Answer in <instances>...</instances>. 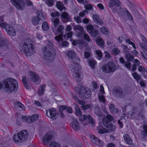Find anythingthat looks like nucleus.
<instances>
[{
	"mask_svg": "<svg viewBox=\"0 0 147 147\" xmlns=\"http://www.w3.org/2000/svg\"><path fill=\"white\" fill-rule=\"evenodd\" d=\"M18 86L17 81L11 78H8L4 79L3 83L0 82V90L3 89L10 93L17 90Z\"/></svg>",
	"mask_w": 147,
	"mask_h": 147,
	"instance_id": "nucleus-1",
	"label": "nucleus"
},
{
	"mask_svg": "<svg viewBox=\"0 0 147 147\" xmlns=\"http://www.w3.org/2000/svg\"><path fill=\"white\" fill-rule=\"evenodd\" d=\"M72 69H71L72 72V76L76 80V82H80L82 79L81 76L82 72L80 71L81 67L78 63L73 62L71 64Z\"/></svg>",
	"mask_w": 147,
	"mask_h": 147,
	"instance_id": "nucleus-2",
	"label": "nucleus"
},
{
	"mask_svg": "<svg viewBox=\"0 0 147 147\" xmlns=\"http://www.w3.org/2000/svg\"><path fill=\"white\" fill-rule=\"evenodd\" d=\"M28 135V132L27 130H23L15 133L13 137V139L15 143L18 144L25 141Z\"/></svg>",
	"mask_w": 147,
	"mask_h": 147,
	"instance_id": "nucleus-3",
	"label": "nucleus"
},
{
	"mask_svg": "<svg viewBox=\"0 0 147 147\" xmlns=\"http://www.w3.org/2000/svg\"><path fill=\"white\" fill-rule=\"evenodd\" d=\"M22 44V48L20 49V51H23L26 56H30L35 53L34 47L31 42H28V45L25 42Z\"/></svg>",
	"mask_w": 147,
	"mask_h": 147,
	"instance_id": "nucleus-4",
	"label": "nucleus"
},
{
	"mask_svg": "<svg viewBox=\"0 0 147 147\" xmlns=\"http://www.w3.org/2000/svg\"><path fill=\"white\" fill-rule=\"evenodd\" d=\"M4 21L3 17L0 16V26L5 29L6 33L10 36H14L16 35L15 29L11 25L7 24L5 22H1Z\"/></svg>",
	"mask_w": 147,
	"mask_h": 147,
	"instance_id": "nucleus-5",
	"label": "nucleus"
},
{
	"mask_svg": "<svg viewBox=\"0 0 147 147\" xmlns=\"http://www.w3.org/2000/svg\"><path fill=\"white\" fill-rule=\"evenodd\" d=\"M113 117L111 115L107 114L106 117L102 119V122L104 126L111 131H114L115 127L112 124L111 121L113 120Z\"/></svg>",
	"mask_w": 147,
	"mask_h": 147,
	"instance_id": "nucleus-6",
	"label": "nucleus"
},
{
	"mask_svg": "<svg viewBox=\"0 0 147 147\" xmlns=\"http://www.w3.org/2000/svg\"><path fill=\"white\" fill-rule=\"evenodd\" d=\"M51 46H45L42 49L43 53V57L45 59L51 61L53 60L54 57V55L52 53V48Z\"/></svg>",
	"mask_w": 147,
	"mask_h": 147,
	"instance_id": "nucleus-7",
	"label": "nucleus"
},
{
	"mask_svg": "<svg viewBox=\"0 0 147 147\" xmlns=\"http://www.w3.org/2000/svg\"><path fill=\"white\" fill-rule=\"evenodd\" d=\"M75 91L78 92L79 95L82 96L83 97L88 98L90 97L91 92L90 90H87L85 87L81 86L80 87H76L75 88Z\"/></svg>",
	"mask_w": 147,
	"mask_h": 147,
	"instance_id": "nucleus-8",
	"label": "nucleus"
},
{
	"mask_svg": "<svg viewBox=\"0 0 147 147\" xmlns=\"http://www.w3.org/2000/svg\"><path fill=\"white\" fill-rule=\"evenodd\" d=\"M101 69L103 72L109 73L115 71L116 67L115 64L113 62L110 61L103 66Z\"/></svg>",
	"mask_w": 147,
	"mask_h": 147,
	"instance_id": "nucleus-9",
	"label": "nucleus"
},
{
	"mask_svg": "<svg viewBox=\"0 0 147 147\" xmlns=\"http://www.w3.org/2000/svg\"><path fill=\"white\" fill-rule=\"evenodd\" d=\"M121 4V3L119 0H110V2L109 3V7L111 9L113 8L112 11L114 13L117 11L118 7H120Z\"/></svg>",
	"mask_w": 147,
	"mask_h": 147,
	"instance_id": "nucleus-10",
	"label": "nucleus"
},
{
	"mask_svg": "<svg viewBox=\"0 0 147 147\" xmlns=\"http://www.w3.org/2000/svg\"><path fill=\"white\" fill-rule=\"evenodd\" d=\"M38 117L39 116L37 114H33L30 117L22 115V119L26 122H27L28 123H33L37 120Z\"/></svg>",
	"mask_w": 147,
	"mask_h": 147,
	"instance_id": "nucleus-11",
	"label": "nucleus"
},
{
	"mask_svg": "<svg viewBox=\"0 0 147 147\" xmlns=\"http://www.w3.org/2000/svg\"><path fill=\"white\" fill-rule=\"evenodd\" d=\"M90 137L93 143L96 146L99 147H102L104 145V143L103 141L100 140L98 138L96 137L94 135H90Z\"/></svg>",
	"mask_w": 147,
	"mask_h": 147,
	"instance_id": "nucleus-12",
	"label": "nucleus"
},
{
	"mask_svg": "<svg viewBox=\"0 0 147 147\" xmlns=\"http://www.w3.org/2000/svg\"><path fill=\"white\" fill-rule=\"evenodd\" d=\"M57 111L54 108H51L46 111V115L50 119H55L57 117Z\"/></svg>",
	"mask_w": 147,
	"mask_h": 147,
	"instance_id": "nucleus-13",
	"label": "nucleus"
},
{
	"mask_svg": "<svg viewBox=\"0 0 147 147\" xmlns=\"http://www.w3.org/2000/svg\"><path fill=\"white\" fill-rule=\"evenodd\" d=\"M12 4L17 8L22 9L25 3L23 0H11Z\"/></svg>",
	"mask_w": 147,
	"mask_h": 147,
	"instance_id": "nucleus-14",
	"label": "nucleus"
},
{
	"mask_svg": "<svg viewBox=\"0 0 147 147\" xmlns=\"http://www.w3.org/2000/svg\"><path fill=\"white\" fill-rule=\"evenodd\" d=\"M114 92L115 94L119 98H122L125 96L122 88L119 86H117L114 89Z\"/></svg>",
	"mask_w": 147,
	"mask_h": 147,
	"instance_id": "nucleus-15",
	"label": "nucleus"
},
{
	"mask_svg": "<svg viewBox=\"0 0 147 147\" xmlns=\"http://www.w3.org/2000/svg\"><path fill=\"white\" fill-rule=\"evenodd\" d=\"M88 119V122L89 124L92 125L94 124V122L93 119H92L91 116L88 115H81L80 117V120L81 121H83Z\"/></svg>",
	"mask_w": 147,
	"mask_h": 147,
	"instance_id": "nucleus-16",
	"label": "nucleus"
},
{
	"mask_svg": "<svg viewBox=\"0 0 147 147\" xmlns=\"http://www.w3.org/2000/svg\"><path fill=\"white\" fill-rule=\"evenodd\" d=\"M29 74L31 77V80L32 82H35L39 81L40 78L38 74L32 71H30Z\"/></svg>",
	"mask_w": 147,
	"mask_h": 147,
	"instance_id": "nucleus-17",
	"label": "nucleus"
},
{
	"mask_svg": "<svg viewBox=\"0 0 147 147\" xmlns=\"http://www.w3.org/2000/svg\"><path fill=\"white\" fill-rule=\"evenodd\" d=\"M52 137V136L48 134H46L43 137L42 141L45 144H48L51 141Z\"/></svg>",
	"mask_w": 147,
	"mask_h": 147,
	"instance_id": "nucleus-18",
	"label": "nucleus"
},
{
	"mask_svg": "<svg viewBox=\"0 0 147 147\" xmlns=\"http://www.w3.org/2000/svg\"><path fill=\"white\" fill-rule=\"evenodd\" d=\"M92 17L94 21L96 24L100 26L103 25V22L98 15H93Z\"/></svg>",
	"mask_w": 147,
	"mask_h": 147,
	"instance_id": "nucleus-19",
	"label": "nucleus"
},
{
	"mask_svg": "<svg viewBox=\"0 0 147 147\" xmlns=\"http://www.w3.org/2000/svg\"><path fill=\"white\" fill-rule=\"evenodd\" d=\"M71 126L74 130L78 131L80 129V125L77 120H74L71 123Z\"/></svg>",
	"mask_w": 147,
	"mask_h": 147,
	"instance_id": "nucleus-20",
	"label": "nucleus"
},
{
	"mask_svg": "<svg viewBox=\"0 0 147 147\" xmlns=\"http://www.w3.org/2000/svg\"><path fill=\"white\" fill-rule=\"evenodd\" d=\"M15 108L20 111H24L25 110L24 105L20 102H17L14 103Z\"/></svg>",
	"mask_w": 147,
	"mask_h": 147,
	"instance_id": "nucleus-21",
	"label": "nucleus"
},
{
	"mask_svg": "<svg viewBox=\"0 0 147 147\" xmlns=\"http://www.w3.org/2000/svg\"><path fill=\"white\" fill-rule=\"evenodd\" d=\"M123 138L124 141L128 145H131L133 143L132 140L127 134H125L123 136Z\"/></svg>",
	"mask_w": 147,
	"mask_h": 147,
	"instance_id": "nucleus-22",
	"label": "nucleus"
},
{
	"mask_svg": "<svg viewBox=\"0 0 147 147\" xmlns=\"http://www.w3.org/2000/svg\"><path fill=\"white\" fill-rule=\"evenodd\" d=\"M46 87V85L45 84H42L40 85L37 91V94L39 96H42L44 94Z\"/></svg>",
	"mask_w": 147,
	"mask_h": 147,
	"instance_id": "nucleus-23",
	"label": "nucleus"
},
{
	"mask_svg": "<svg viewBox=\"0 0 147 147\" xmlns=\"http://www.w3.org/2000/svg\"><path fill=\"white\" fill-rule=\"evenodd\" d=\"M109 109L112 113H115L117 114L119 112V109L117 108H115V105L113 103L110 104Z\"/></svg>",
	"mask_w": 147,
	"mask_h": 147,
	"instance_id": "nucleus-24",
	"label": "nucleus"
},
{
	"mask_svg": "<svg viewBox=\"0 0 147 147\" xmlns=\"http://www.w3.org/2000/svg\"><path fill=\"white\" fill-rule=\"evenodd\" d=\"M9 44V43L7 39L0 37V47L4 46L8 47Z\"/></svg>",
	"mask_w": 147,
	"mask_h": 147,
	"instance_id": "nucleus-25",
	"label": "nucleus"
},
{
	"mask_svg": "<svg viewBox=\"0 0 147 147\" xmlns=\"http://www.w3.org/2000/svg\"><path fill=\"white\" fill-rule=\"evenodd\" d=\"M66 55L70 59H73L76 57L75 52L72 50L68 51L67 52Z\"/></svg>",
	"mask_w": 147,
	"mask_h": 147,
	"instance_id": "nucleus-26",
	"label": "nucleus"
},
{
	"mask_svg": "<svg viewBox=\"0 0 147 147\" xmlns=\"http://www.w3.org/2000/svg\"><path fill=\"white\" fill-rule=\"evenodd\" d=\"M97 129L98 130V131L99 133L100 134H104L107 133L108 132V130L104 128L101 125H99L97 127Z\"/></svg>",
	"mask_w": 147,
	"mask_h": 147,
	"instance_id": "nucleus-27",
	"label": "nucleus"
},
{
	"mask_svg": "<svg viewBox=\"0 0 147 147\" xmlns=\"http://www.w3.org/2000/svg\"><path fill=\"white\" fill-rule=\"evenodd\" d=\"M56 6L57 8L61 11L65 10L66 9L63 4L60 1L57 2Z\"/></svg>",
	"mask_w": 147,
	"mask_h": 147,
	"instance_id": "nucleus-28",
	"label": "nucleus"
},
{
	"mask_svg": "<svg viewBox=\"0 0 147 147\" xmlns=\"http://www.w3.org/2000/svg\"><path fill=\"white\" fill-rule=\"evenodd\" d=\"M100 32L105 35H108L109 33V31L107 28L105 26H102L100 29Z\"/></svg>",
	"mask_w": 147,
	"mask_h": 147,
	"instance_id": "nucleus-29",
	"label": "nucleus"
},
{
	"mask_svg": "<svg viewBox=\"0 0 147 147\" xmlns=\"http://www.w3.org/2000/svg\"><path fill=\"white\" fill-rule=\"evenodd\" d=\"M96 44L99 46H103L105 44L104 41L101 38H97L96 41Z\"/></svg>",
	"mask_w": 147,
	"mask_h": 147,
	"instance_id": "nucleus-30",
	"label": "nucleus"
},
{
	"mask_svg": "<svg viewBox=\"0 0 147 147\" xmlns=\"http://www.w3.org/2000/svg\"><path fill=\"white\" fill-rule=\"evenodd\" d=\"M65 107L63 105H61L59 107V111L60 117L63 118L64 117V115L63 113V111L65 110Z\"/></svg>",
	"mask_w": 147,
	"mask_h": 147,
	"instance_id": "nucleus-31",
	"label": "nucleus"
},
{
	"mask_svg": "<svg viewBox=\"0 0 147 147\" xmlns=\"http://www.w3.org/2000/svg\"><path fill=\"white\" fill-rule=\"evenodd\" d=\"M64 30V26L62 25H60L59 26L57 27L56 32L57 33V34H63V30Z\"/></svg>",
	"mask_w": 147,
	"mask_h": 147,
	"instance_id": "nucleus-32",
	"label": "nucleus"
},
{
	"mask_svg": "<svg viewBox=\"0 0 147 147\" xmlns=\"http://www.w3.org/2000/svg\"><path fill=\"white\" fill-rule=\"evenodd\" d=\"M75 113L76 115L78 117L81 115L82 114L81 110L77 104L75 106Z\"/></svg>",
	"mask_w": 147,
	"mask_h": 147,
	"instance_id": "nucleus-33",
	"label": "nucleus"
},
{
	"mask_svg": "<svg viewBox=\"0 0 147 147\" xmlns=\"http://www.w3.org/2000/svg\"><path fill=\"white\" fill-rule=\"evenodd\" d=\"M62 76L63 78V79L61 80V82H63V85L64 86H66L67 83H68L69 82L67 79V76L66 75L64 74L63 76Z\"/></svg>",
	"mask_w": 147,
	"mask_h": 147,
	"instance_id": "nucleus-34",
	"label": "nucleus"
},
{
	"mask_svg": "<svg viewBox=\"0 0 147 147\" xmlns=\"http://www.w3.org/2000/svg\"><path fill=\"white\" fill-rule=\"evenodd\" d=\"M65 36V35L63 36V34H59L58 35L55 36V40L58 42H59L60 41L63 40V37Z\"/></svg>",
	"mask_w": 147,
	"mask_h": 147,
	"instance_id": "nucleus-35",
	"label": "nucleus"
},
{
	"mask_svg": "<svg viewBox=\"0 0 147 147\" xmlns=\"http://www.w3.org/2000/svg\"><path fill=\"white\" fill-rule=\"evenodd\" d=\"M42 29L44 31H47L49 29V26L46 21H44L42 23Z\"/></svg>",
	"mask_w": 147,
	"mask_h": 147,
	"instance_id": "nucleus-36",
	"label": "nucleus"
},
{
	"mask_svg": "<svg viewBox=\"0 0 147 147\" xmlns=\"http://www.w3.org/2000/svg\"><path fill=\"white\" fill-rule=\"evenodd\" d=\"M61 17L63 19L68 22L69 20V17L68 13L66 12H64L61 15Z\"/></svg>",
	"mask_w": 147,
	"mask_h": 147,
	"instance_id": "nucleus-37",
	"label": "nucleus"
},
{
	"mask_svg": "<svg viewBox=\"0 0 147 147\" xmlns=\"http://www.w3.org/2000/svg\"><path fill=\"white\" fill-rule=\"evenodd\" d=\"M22 82L25 87L26 89H28L29 86L28 84L25 77H24L22 79Z\"/></svg>",
	"mask_w": 147,
	"mask_h": 147,
	"instance_id": "nucleus-38",
	"label": "nucleus"
},
{
	"mask_svg": "<svg viewBox=\"0 0 147 147\" xmlns=\"http://www.w3.org/2000/svg\"><path fill=\"white\" fill-rule=\"evenodd\" d=\"M40 20V18H38L37 17H36V16H35L33 18L32 22L34 25H37L38 24Z\"/></svg>",
	"mask_w": 147,
	"mask_h": 147,
	"instance_id": "nucleus-39",
	"label": "nucleus"
},
{
	"mask_svg": "<svg viewBox=\"0 0 147 147\" xmlns=\"http://www.w3.org/2000/svg\"><path fill=\"white\" fill-rule=\"evenodd\" d=\"M95 53L97 56V59L99 60H100L102 57V53L101 51L99 50H96Z\"/></svg>",
	"mask_w": 147,
	"mask_h": 147,
	"instance_id": "nucleus-40",
	"label": "nucleus"
},
{
	"mask_svg": "<svg viewBox=\"0 0 147 147\" xmlns=\"http://www.w3.org/2000/svg\"><path fill=\"white\" fill-rule=\"evenodd\" d=\"M124 11L126 12L127 14V16L128 17V18L129 19V20L130 21H133V18L131 14L129 13V11L125 7H124Z\"/></svg>",
	"mask_w": 147,
	"mask_h": 147,
	"instance_id": "nucleus-41",
	"label": "nucleus"
},
{
	"mask_svg": "<svg viewBox=\"0 0 147 147\" xmlns=\"http://www.w3.org/2000/svg\"><path fill=\"white\" fill-rule=\"evenodd\" d=\"M132 75L134 79L137 81H138L141 78L140 76L136 72H135L133 73L132 74Z\"/></svg>",
	"mask_w": 147,
	"mask_h": 147,
	"instance_id": "nucleus-42",
	"label": "nucleus"
},
{
	"mask_svg": "<svg viewBox=\"0 0 147 147\" xmlns=\"http://www.w3.org/2000/svg\"><path fill=\"white\" fill-rule=\"evenodd\" d=\"M89 64L92 69H94L95 68V65L96 63L95 61L93 60H90L88 61Z\"/></svg>",
	"mask_w": 147,
	"mask_h": 147,
	"instance_id": "nucleus-43",
	"label": "nucleus"
},
{
	"mask_svg": "<svg viewBox=\"0 0 147 147\" xmlns=\"http://www.w3.org/2000/svg\"><path fill=\"white\" fill-rule=\"evenodd\" d=\"M138 70L142 74H144L146 72L147 74V71H146V68L143 66H139L138 68Z\"/></svg>",
	"mask_w": 147,
	"mask_h": 147,
	"instance_id": "nucleus-44",
	"label": "nucleus"
},
{
	"mask_svg": "<svg viewBox=\"0 0 147 147\" xmlns=\"http://www.w3.org/2000/svg\"><path fill=\"white\" fill-rule=\"evenodd\" d=\"M89 33L92 36L95 37L98 34V32L97 30L94 29Z\"/></svg>",
	"mask_w": 147,
	"mask_h": 147,
	"instance_id": "nucleus-45",
	"label": "nucleus"
},
{
	"mask_svg": "<svg viewBox=\"0 0 147 147\" xmlns=\"http://www.w3.org/2000/svg\"><path fill=\"white\" fill-rule=\"evenodd\" d=\"M120 53V51L118 48H114L112 51V54L115 55H118Z\"/></svg>",
	"mask_w": 147,
	"mask_h": 147,
	"instance_id": "nucleus-46",
	"label": "nucleus"
},
{
	"mask_svg": "<svg viewBox=\"0 0 147 147\" xmlns=\"http://www.w3.org/2000/svg\"><path fill=\"white\" fill-rule=\"evenodd\" d=\"M126 58L128 61H132L134 59V57L130 53H128L126 55Z\"/></svg>",
	"mask_w": 147,
	"mask_h": 147,
	"instance_id": "nucleus-47",
	"label": "nucleus"
},
{
	"mask_svg": "<svg viewBox=\"0 0 147 147\" xmlns=\"http://www.w3.org/2000/svg\"><path fill=\"white\" fill-rule=\"evenodd\" d=\"M50 147H61L60 145L58 143L55 142H53L50 144Z\"/></svg>",
	"mask_w": 147,
	"mask_h": 147,
	"instance_id": "nucleus-48",
	"label": "nucleus"
},
{
	"mask_svg": "<svg viewBox=\"0 0 147 147\" xmlns=\"http://www.w3.org/2000/svg\"><path fill=\"white\" fill-rule=\"evenodd\" d=\"M98 98L100 102H102L103 103H105V99L104 96L103 95H102L98 96Z\"/></svg>",
	"mask_w": 147,
	"mask_h": 147,
	"instance_id": "nucleus-49",
	"label": "nucleus"
},
{
	"mask_svg": "<svg viewBox=\"0 0 147 147\" xmlns=\"http://www.w3.org/2000/svg\"><path fill=\"white\" fill-rule=\"evenodd\" d=\"M54 1L53 0H47L46 2V3L49 7H52L54 5Z\"/></svg>",
	"mask_w": 147,
	"mask_h": 147,
	"instance_id": "nucleus-50",
	"label": "nucleus"
},
{
	"mask_svg": "<svg viewBox=\"0 0 147 147\" xmlns=\"http://www.w3.org/2000/svg\"><path fill=\"white\" fill-rule=\"evenodd\" d=\"M94 29V28L93 26L91 24L88 25L86 27L87 31L89 33L93 30Z\"/></svg>",
	"mask_w": 147,
	"mask_h": 147,
	"instance_id": "nucleus-51",
	"label": "nucleus"
},
{
	"mask_svg": "<svg viewBox=\"0 0 147 147\" xmlns=\"http://www.w3.org/2000/svg\"><path fill=\"white\" fill-rule=\"evenodd\" d=\"M65 107V110H66L67 112L69 113H71L73 112L72 108L70 107H68L67 106L64 105Z\"/></svg>",
	"mask_w": 147,
	"mask_h": 147,
	"instance_id": "nucleus-52",
	"label": "nucleus"
},
{
	"mask_svg": "<svg viewBox=\"0 0 147 147\" xmlns=\"http://www.w3.org/2000/svg\"><path fill=\"white\" fill-rule=\"evenodd\" d=\"M59 22H60L58 18H56L53 21V23L54 26L55 27H57L58 26Z\"/></svg>",
	"mask_w": 147,
	"mask_h": 147,
	"instance_id": "nucleus-53",
	"label": "nucleus"
},
{
	"mask_svg": "<svg viewBox=\"0 0 147 147\" xmlns=\"http://www.w3.org/2000/svg\"><path fill=\"white\" fill-rule=\"evenodd\" d=\"M84 39L88 42H90L91 39L88 35L86 33H84Z\"/></svg>",
	"mask_w": 147,
	"mask_h": 147,
	"instance_id": "nucleus-54",
	"label": "nucleus"
},
{
	"mask_svg": "<svg viewBox=\"0 0 147 147\" xmlns=\"http://www.w3.org/2000/svg\"><path fill=\"white\" fill-rule=\"evenodd\" d=\"M70 40V41L72 42V44L75 46L80 43V41L77 39L73 40L72 39H71Z\"/></svg>",
	"mask_w": 147,
	"mask_h": 147,
	"instance_id": "nucleus-55",
	"label": "nucleus"
},
{
	"mask_svg": "<svg viewBox=\"0 0 147 147\" xmlns=\"http://www.w3.org/2000/svg\"><path fill=\"white\" fill-rule=\"evenodd\" d=\"M85 8L88 10H92L93 9L92 5L91 4H87L85 6Z\"/></svg>",
	"mask_w": 147,
	"mask_h": 147,
	"instance_id": "nucleus-56",
	"label": "nucleus"
},
{
	"mask_svg": "<svg viewBox=\"0 0 147 147\" xmlns=\"http://www.w3.org/2000/svg\"><path fill=\"white\" fill-rule=\"evenodd\" d=\"M61 44L62 47H67L69 46V42L67 41H64L62 42Z\"/></svg>",
	"mask_w": 147,
	"mask_h": 147,
	"instance_id": "nucleus-57",
	"label": "nucleus"
},
{
	"mask_svg": "<svg viewBox=\"0 0 147 147\" xmlns=\"http://www.w3.org/2000/svg\"><path fill=\"white\" fill-rule=\"evenodd\" d=\"M143 129L144 131V132L143 135L146 136L147 135V125H143Z\"/></svg>",
	"mask_w": 147,
	"mask_h": 147,
	"instance_id": "nucleus-58",
	"label": "nucleus"
},
{
	"mask_svg": "<svg viewBox=\"0 0 147 147\" xmlns=\"http://www.w3.org/2000/svg\"><path fill=\"white\" fill-rule=\"evenodd\" d=\"M74 19L76 22L78 23H80L82 22L81 18L79 16H77L76 17H75Z\"/></svg>",
	"mask_w": 147,
	"mask_h": 147,
	"instance_id": "nucleus-59",
	"label": "nucleus"
},
{
	"mask_svg": "<svg viewBox=\"0 0 147 147\" xmlns=\"http://www.w3.org/2000/svg\"><path fill=\"white\" fill-rule=\"evenodd\" d=\"M36 13L37 14L36 16V17H37L38 18H40V17L41 16V15L42 17H43V14L41 12H40V10H38L36 12Z\"/></svg>",
	"mask_w": 147,
	"mask_h": 147,
	"instance_id": "nucleus-60",
	"label": "nucleus"
},
{
	"mask_svg": "<svg viewBox=\"0 0 147 147\" xmlns=\"http://www.w3.org/2000/svg\"><path fill=\"white\" fill-rule=\"evenodd\" d=\"M90 105L89 104L84 105L81 107L84 110H86L90 108Z\"/></svg>",
	"mask_w": 147,
	"mask_h": 147,
	"instance_id": "nucleus-61",
	"label": "nucleus"
},
{
	"mask_svg": "<svg viewBox=\"0 0 147 147\" xmlns=\"http://www.w3.org/2000/svg\"><path fill=\"white\" fill-rule=\"evenodd\" d=\"M94 112L96 115L98 116L100 115L101 114L100 111L98 108L95 109Z\"/></svg>",
	"mask_w": 147,
	"mask_h": 147,
	"instance_id": "nucleus-62",
	"label": "nucleus"
},
{
	"mask_svg": "<svg viewBox=\"0 0 147 147\" xmlns=\"http://www.w3.org/2000/svg\"><path fill=\"white\" fill-rule=\"evenodd\" d=\"M51 16L52 17H57L59 16V13L58 12L56 11L52 13H51Z\"/></svg>",
	"mask_w": 147,
	"mask_h": 147,
	"instance_id": "nucleus-63",
	"label": "nucleus"
},
{
	"mask_svg": "<svg viewBox=\"0 0 147 147\" xmlns=\"http://www.w3.org/2000/svg\"><path fill=\"white\" fill-rule=\"evenodd\" d=\"M90 56V54L88 51H85L84 53V56L87 59Z\"/></svg>",
	"mask_w": 147,
	"mask_h": 147,
	"instance_id": "nucleus-64",
	"label": "nucleus"
}]
</instances>
